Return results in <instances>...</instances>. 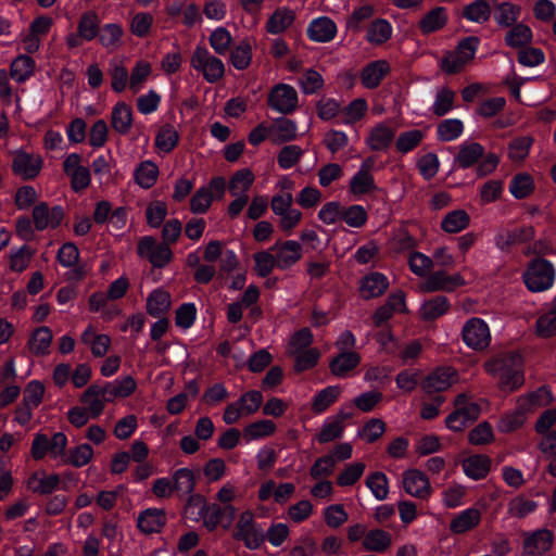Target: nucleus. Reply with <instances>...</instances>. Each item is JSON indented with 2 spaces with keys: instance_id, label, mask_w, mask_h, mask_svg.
<instances>
[{
  "instance_id": "obj_51",
  "label": "nucleus",
  "mask_w": 556,
  "mask_h": 556,
  "mask_svg": "<svg viewBox=\"0 0 556 556\" xmlns=\"http://www.w3.org/2000/svg\"><path fill=\"white\" fill-rule=\"evenodd\" d=\"M534 139L531 136L513 139L507 147L508 159L514 163L523 162L528 157Z\"/></svg>"
},
{
  "instance_id": "obj_17",
  "label": "nucleus",
  "mask_w": 556,
  "mask_h": 556,
  "mask_svg": "<svg viewBox=\"0 0 556 556\" xmlns=\"http://www.w3.org/2000/svg\"><path fill=\"white\" fill-rule=\"evenodd\" d=\"M31 215L36 229L41 231L47 228H56L64 218V210L60 205L50 207L41 202L35 205Z\"/></svg>"
},
{
  "instance_id": "obj_63",
  "label": "nucleus",
  "mask_w": 556,
  "mask_h": 556,
  "mask_svg": "<svg viewBox=\"0 0 556 556\" xmlns=\"http://www.w3.org/2000/svg\"><path fill=\"white\" fill-rule=\"evenodd\" d=\"M464 131V124L458 118L444 119L438 125L437 136L441 141H453Z\"/></svg>"
},
{
  "instance_id": "obj_16",
  "label": "nucleus",
  "mask_w": 556,
  "mask_h": 556,
  "mask_svg": "<svg viewBox=\"0 0 556 556\" xmlns=\"http://www.w3.org/2000/svg\"><path fill=\"white\" fill-rule=\"evenodd\" d=\"M79 401L89 412L91 418L99 417L103 413L105 404L112 402L105 387L99 384L89 386L80 395Z\"/></svg>"
},
{
  "instance_id": "obj_28",
  "label": "nucleus",
  "mask_w": 556,
  "mask_h": 556,
  "mask_svg": "<svg viewBox=\"0 0 556 556\" xmlns=\"http://www.w3.org/2000/svg\"><path fill=\"white\" fill-rule=\"evenodd\" d=\"M395 129L387 123L377 124L366 139V143L372 151L386 150L393 141Z\"/></svg>"
},
{
  "instance_id": "obj_26",
  "label": "nucleus",
  "mask_w": 556,
  "mask_h": 556,
  "mask_svg": "<svg viewBox=\"0 0 556 556\" xmlns=\"http://www.w3.org/2000/svg\"><path fill=\"white\" fill-rule=\"evenodd\" d=\"M58 261L63 267L73 268L70 278L80 280L86 276L84 266H76L79 261L78 248L72 243H64L58 251Z\"/></svg>"
},
{
  "instance_id": "obj_35",
  "label": "nucleus",
  "mask_w": 556,
  "mask_h": 556,
  "mask_svg": "<svg viewBox=\"0 0 556 556\" xmlns=\"http://www.w3.org/2000/svg\"><path fill=\"white\" fill-rule=\"evenodd\" d=\"M81 342L87 344L94 357L104 356L111 345V339L108 334H99L92 326H88L81 333Z\"/></svg>"
},
{
  "instance_id": "obj_52",
  "label": "nucleus",
  "mask_w": 556,
  "mask_h": 556,
  "mask_svg": "<svg viewBox=\"0 0 556 556\" xmlns=\"http://www.w3.org/2000/svg\"><path fill=\"white\" fill-rule=\"evenodd\" d=\"M392 36L391 24L383 18L375 20L368 27L366 39L372 45H382Z\"/></svg>"
},
{
  "instance_id": "obj_9",
  "label": "nucleus",
  "mask_w": 556,
  "mask_h": 556,
  "mask_svg": "<svg viewBox=\"0 0 556 556\" xmlns=\"http://www.w3.org/2000/svg\"><path fill=\"white\" fill-rule=\"evenodd\" d=\"M267 104L274 112L291 114L299 106V94L296 89L288 84L279 83L268 92Z\"/></svg>"
},
{
  "instance_id": "obj_39",
  "label": "nucleus",
  "mask_w": 556,
  "mask_h": 556,
  "mask_svg": "<svg viewBox=\"0 0 556 556\" xmlns=\"http://www.w3.org/2000/svg\"><path fill=\"white\" fill-rule=\"evenodd\" d=\"M255 180V175L250 168H242L232 174L228 182V191L231 195H248V191Z\"/></svg>"
},
{
  "instance_id": "obj_44",
  "label": "nucleus",
  "mask_w": 556,
  "mask_h": 556,
  "mask_svg": "<svg viewBox=\"0 0 556 556\" xmlns=\"http://www.w3.org/2000/svg\"><path fill=\"white\" fill-rule=\"evenodd\" d=\"M277 427L274 421L269 419H261L247 425L242 431L245 441H256L275 433Z\"/></svg>"
},
{
  "instance_id": "obj_2",
  "label": "nucleus",
  "mask_w": 556,
  "mask_h": 556,
  "mask_svg": "<svg viewBox=\"0 0 556 556\" xmlns=\"http://www.w3.org/2000/svg\"><path fill=\"white\" fill-rule=\"evenodd\" d=\"M232 538L241 541L249 549H258L265 542V530L255 521L252 510L242 511L236 522Z\"/></svg>"
},
{
  "instance_id": "obj_59",
  "label": "nucleus",
  "mask_w": 556,
  "mask_h": 556,
  "mask_svg": "<svg viewBox=\"0 0 556 556\" xmlns=\"http://www.w3.org/2000/svg\"><path fill=\"white\" fill-rule=\"evenodd\" d=\"M368 110L367 101L363 98H357L351 101L341 111L342 123L345 125L354 124L361 121Z\"/></svg>"
},
{
  "instance_id": "obj_37",
  "label": "nucleus",
  "mask_w": 556,
  "mask_h": 556,
  "mask_svg": "<svg viewBox=\"0 0 556 556\" xmlns=\"http://www.w3.org/2000/svg\"><path fill=\"white\" fill-rule=\"evenodd\" d=\"M484 155V148L478 142H464L458 148L455 164L460 168H468Z\"/></svg>"
},
{
  "instance_id": "obj_47",
  "label": "nucleus",
  "mask_w": 556,
  "mask_h": 556,
  "mask_svg": "<svg viewBox=\"0 0 556 556\" xmlns=\"http://www.w3.org/2000/svg\"><path fill=\"white\" fill-rule=\"evenodd\" d=\"M106 393L113 402L117 397H127L132 394L137 383L131 376H124L104 384Z\"/></svg>"
},
{
  "instance_id": "obj_27",
  "label": "nucleus",
  "mask_w": 556,
  "mask_h": 556,
  "mask_svg": "<svg viewBox=\"0 0 556 556\" xmlns=\"http://www.w3.org/2000/svg\"><path fill=\"white\" fill-rule=\"evenodd\" d=\"M60 484V477L56 473L36 471L27 480V488L33 493L48 495L53 493Z\"/></svg>"
},
{
  "instance_id": "obj_6",
  "label": "nucleus",
  "mask_w": 556,
  "mask_h": 556,
  "mask_svg": "<svg viewBox=\"0 0 556 556\" xmlns=\"http://www.w3.org/2000/svg\"><path fill=\"white\" fill-rule=\"evenodd\" d=\"M464 344L477 352L484 351L491 343V330L485 320L471 317L465 321L460 331Z\"/></svg>"
},
{
  "instance_id": "obj_30",
  "label": "nucleus",
  "mask_w": 556,
  "mask_h": 556,
  "mask_svg": "<svg viewBox=\"0 0 556 556\" xmlns=\"http://www.w3.org/2000/svg\"><path fill=\"white\" fill-rule=\"evenodd\" d=\"M464 473L472 479L480 480L486 477L491 469V459L486 455H470L463 459Z\"/></svg>"
},
{
  "instance_id": "obj_32",
  "label": "nucleus",
  "mask_w": 556,
  "mask_h": 556,
  "mask_svg": "<svg viewBox=\"0 0 556 556\" xmlns=\"http://www.w3.org/2000/svg\"><path fill=\"white\" fill-rule=\"evenodd\" d=\"M553 401L551 391L541 387L533 392L519 396L517 403L529 415L540 407L548 405Z\"/></svg>"
},
{
  "instance_id": "obj_31",
  "label": "nucleus",
  "mask_w": 556,
  "mask_h": 556,
  "mask_svg": "<svg viewBox=\"0 0 556 556\" xmlns=\"http://www.w3.org/2000/svg\"><path fill=\"white\" fill-rule=\"evenodd\" d=\"M124 29L119 24L110 23L100 28L98 39L109 52L118 50L123 45Z\"/></svg>"
},
{
  "instance_id": "obj_4",
  "label": "nucleus",
  "mask_w": 556,
  "mask_h": 556,
  "mask_svg": "<svg viewBox=\"0 0 556 556\" xmlns=\"http://www.w3.org/2000/svg\"><path fill=\"white\" fill-rule=\"evenodd\" d=\"M479 47V39L469 36L457 45L456 49L448 51L441 59V70L446 74L460 72L473 58Z\"/></svg>"
},
{
  "instance_id": "obj_12",
  "label": "nucleus",
  "mask_w": 556,
  "mask_h": 556,
  "mask_svg": "<svg viewBox=\"0 0 556 556\" xmlns=\"http://www.w3.org/2000/svg\"><path fill=\"white\" fill-rule=\"evenodd\" d=\"M402 488L406 494L418 500H428L432 494L431 483L422 471L407 469L402 473Z\"/></svg>"
},
{
  "instance_id": "obj_5",
  "label": "nucleus",
  "mask_w": 556,
  "mask_h": 556,
  "mask_svg": "<svg viewBox=\"0 0 556 556\" xmlns=\"http://www.w3.org/2000/svg\"><path fill=\"white\" fill-rule=\"evenodd\" d=\"M263 403V394L257 390L244 392L240 397L228 404L223 414L226 425H233L242 417L255 414Z\"/></svg>"
},
{
  "instance_id": "obj_23",
  "label": "nucleus",
  "mask_w": 556,
  "mask_h": 556,
  "mask_svg": "<svg viewBox=\"0 0 556 556\" xmlns=\"http://www.w3.org/2000/svg\"><path fill=\"white\" fill-rule=\"evenodd\" d=\"M389 288V279L386 275L372 271L364 276L359 281V294L365 300L382 295Z\"/></svg>"
},
{
  "instance_id": "obj_43",
  "label": "nucleus",
  "mask_w": 556,
  "mask_h": 556,
  "mask_svg": "<svg viewBox=\"0 0 556 556\" xmlns=\"http://www.w3.org/2000/svg\"><path fill=\"white\" fill-rule=\"evenodd\" d=\"M170 294L163 289H155L147 298V312L159 317L170 308Z\"/></svg>"
},
{
  "instance_id": "obj_60",
  "label": "nucleus",
  "mask_w": 556,
  "mask_h": 556,
  "mask_svg": "<svg viewBox=\"0 0 556 556\" xmlns=\"http://www.w3.org/2000/svg\"><path fill=\"white\" fill-rule=\"evenodd\" d=\"M271 128V140L281 143L293 140L296 137L298 127L293 121L278 119Z\"/></svg>"
},
{
  "instance_id": "obj_41",
  "label": "nucleus",
  "mask_w": 556,
  "mask_h": 556,
  "mask_svg": "<svg viewBox=\"0 0 556 556\" xmlns=\"http://www.w3.org/2000/svg\"><path fill=\"white\" fill-rule=\"evenodd\" d=\"M362 545L368 552L381 553L392 545V535L382 529L367 531Z\"/></svg>"
},
{
  "instance_id": "obj_46",
  "label": "nucleus",
  "mask_w": 556,
  "mask_h": 556,
  "mask_svg": "<svg viewBox=\"0 0 556 556\" xmlns=\"http://www.w3.org/2000/svg\"><path fill=\"white\" fill-rule=\"evenodd\" d=\"M109 75L111 78V88L121 93L129 86V73L122 60L113 59L110 61Z\"/></svg>"
},
{
  "instance_id": "obj_57",
  "label": "nucleus",
  "mask_w": 556,
  "mask_h": 556,
  "mask_svg": "<svg viewBox=\"0 0 556 556\" xmlns=\"http://www.w3.org/2000/svg\"><path fill=\"white\" fill-rule=\"evenodd\" d=\"M179 134L172 125H163L155 137V147L159 151L168 153L178 143Z\"/></svg>"
},
{
  "instance_id": "obj_21",
  "label": "nucleus",
  "mask_w": 556,
  "mask_h": 556,
  "mask_svg": "<svg viewBox=\"0 0 556 556\" xmlns=\"http://www.w3.org/2000/svg\"><path fill=\"white\" fill-rule=\"evenodd\" d=\"M372 161L366 160L362 163L359 169L353 175L350 181V192L355 197L372 192L376 190V184L371 174Z\"/></svg>"
},
{
  "instance_id": "obj_53",
  "label": "nucleus",
  "mask_w": 556,
  "mask_h": 556,
  "mask_svg": "<svg viewBox=\"0 0 556 556\" xmlns=\"http://www.w3.org/2000/svg\"><path fill=\"white\" fill-rule=\"evenodd\" d=\"M77 30L80 36L87 41H91L96 37H98L100 31V20L96 12L88 11L81 14Z\"/></svg>"
},
{
  "instance_id": "obj_18",
  "label": "nucleus",
  "mask_w": 556,
  "mask_h": 556,
  "mask_svg": "<svg viewBox=\"0 0 556 556\" xmlns=\"http://www.w3.org/2000/svg\"><path fill=\"white\" fill-rule=\"evenodd\" d=\"M350 417V413L341 409L337 414L326 418L316 435L317 441L324 444L340 439L345 428V420Z\"/></svg>"
},
{
  "instance_id": "obj_56",
  "label": "nucleus",
  "mask_w": 556,
  "mask_h": 556,
  "mask_svg": "<svg viewBox=\"0 0 556 556\" xmlns=\"http://www.w3.org/2000/svg\"><path fill=\"white\" fill-rule=\"evenodd\" d=\"M528 414L517 403L516 408L506 413L498 421L497 428L501 432H511L520 428L527 420Z\"/></svg>"
},
{
  "instance_id": "obj_11",
  "label": "nucleus",
  "mask_w": 556,
  "mask_h": 556,
  "mask_svg": "<svg viewBox=\"0 0 556 556\" xmlns=\"http://www.w3.org/2000/svg\"><path fill=\"white\" fill-rule=\"evenodd\" d=\"M465 285V279L460 274H448L445 270H437L429 274L419 285V290L424 293H433L438 291L452 292L456 288Z\"/></svg>"
},
{
  "instance_id": "obj_36",
  "label": "nucleus",
  "mask_w": 556,
  "mask_h": 556,
  "mask_svg": "<svg viewBox=\"0 0 556 556\" xmlns=\"http://www.w3.org/2000/svg\"><path fill=\"white\" fill-rule=\"evenodd\" d=\"M111 124L116 132L121 135L128 134L132 126L131 108L125 102H117L111 112Z\"/></svg>"
},
{
  "instance_id": "obj_19",
  "label": "nucleus",
  "mask_w": 556,
  "mask_h": 556,
  "mask_svg": "<svg viewBox=\"0 0 556 556\" xmlns=\"http://www.w3.org/2000/svg\"><path fill=\"white\" fill-rule=\"evenodd\" d=\"M274 252L277 267L287 269L293 266L302 257V245L294 240L276 243L270 248Z\"/></svg>"
},
{
  "instance_id": "obj_33",
  "label": "nucleus",
  "mask_w": 556,
  "mask_h": 556,
  "mask_svg": "<svg viewBox=\"0 0 556 556\" xmlns=\"http://www.w3.org/2000/svg\"><path fill=\"white\" fill-rule=\"evenodd\" d=\"M480 520V510L470 507L460 511L451 520L450 530L455 534H462L477 527Z\"/></svg>"
},
{
  "instance_id": "obj_40",
  "label": "nucleus",
  "mask_w": 556,
  "mask_h": 556,
  "mask_svg": "<svg viewBox=\"0 0 556 556\" xmlns=\"http://www.w3.org/2000/svg\"><path fill=\"white\" fill-rule=\"evenodd\" d=\"M36 63L27 54L17 55L11 63L10 76L16 83H24L29 79L35 72Z\"/></svg>"
},
{
  "instance_id": "obj_24",
  "label": "nucleus",
  "mask_w": 556,
  "mask_h": 556,
  "mask_svg": "<svg viewBox=\"0 0 556 556\" xmlns=\"http://www.w3.org/2000/svg\"><path fill=\"white\" fill-rule=\"evenodd\" d=\"M390 64L386 60H376L368 63L361 72L359 79L364 88L375 89L390 73Z\"/></svg>"
},
{
  "instance_id": "obj_3",
  "label": "nucleus",
  "mask_w": 556,
  "mask_h": 556,
  "mask_svg": "<svg viewBox=\"0 0 556 556\" xmlns=\"http://www.w3.org/2000/svg\"><path fill=\"white\" fill-rule=\"evenodd\" d=\"M556 273L554 265L544 258H535L529 263L522 274L526 287L532 292H543L553 287Z\"/></svg>"
},
{
  "instance_id": "obj_13",
  "label": "nucleus",
  "mask_w": 556,
  "mask_h": 556,
  "mask_svg": "<svg viewBox=\"0 0 556 556\" xmlns=\"http://www.w3.org/2000/svg\"><path fill=\"white\" fill-rule=\"evenodd\" d=\"M138 254L149 260L154 267H164L172 258V250L166 243H157L152 237H143L138 244Z\"/></svg>"
},
{
  "instance_id": "obj_10",
  "label": "nucleus",
  "mask_w": 556,
  "mask_h": 556,
  "mask_svg": "<svg viewBox=\"0 0 556 556\" xmlns=\"http://www.w3.org/2000/svg\"><path fill=\"white\" fill-rule=\"evenodd\" d=\"M226 184L224 178L215 177L199 188L190 200V210L194 214H204L211 206L214 199H223Z\"/></svg>"
},
{
  "instance_id": "obj_1",
  "label": "nucleus",
  "mask_w": 556,
  "mask_h": 556,
  "mask_svg": "<svg viewBox=\"0 0 556 556\" xmlns=\"http://www.w3.org/2000/svg\"><path fill=\"white\" fill-rule=\"evenodd\" d=\"M485 370L498 379L503 390L514 391L522 386V359L518 353H507L489 361Z\"/></svg>"
},
{
  "instance_id": "obj_45",
  "label": "nucleus",
  "mask_w": 556,
  "mask_h": 556,
  "mask_svg": "<svg viewBox=\"0 0 556 556\" xmlns=\"http://www.w3.org/2000/svg\"><path fill=\"white\" fill-rule=\"evenodd\" d=\"M295 14L287 8L277 9L267 20L266 30L269 34H280L293 23Z\"/></svg>"
},
{
  "instance_id": "obj_34",
  "label": "nucleus",
  "mask_w": 556,
  "mask_h": 556,
  "mask_svg": "<svg viewBox=\"0 0 556 556\" xmlns=\"http://www.w3.org/2000/svg\"><path fill=\"white\" fill-rule=\"evenodd\" d=\"M166 522L164 510L148 508L138 516L137 525L143 533L159 532Z\"/></svg>"
},
{
  "instance_id": "obj_50",
  "label": "nucleus",
  "mask_w": 556,
  "mask_h": 556,
  "mask_svg": "<svg viewBox=\"0 0 556 556\" xmlns=\"http://www.w3.org/2000/svg\"><path fill=\"white\" fill-rule=\"evenodd\" d=\"M470 217L464 210H455L447 213L441 220V228L447 233H457L466 229Z\"/></svg>"
},
{
  "instance_id": "obj_7",
  "label": "nucleus",
  "mask_w": 556,
  "mask_h": 556,
  "mask_svg": "<svg viewBox=\"0 0 556 556\" xmlns=\"http://www.w3.org/2000/svg\"><path fill=\"white\" fill-rule=\"evenodd\" d=\"M191 66L202 73L208 83H216L225 74V65L218 58L212 55L204 47H197L190 60Z\"/></svg>"
},
{
  "instance_id": "obj_42",
  "label": "nucleus",
  "mask_w": 556,
  "mask_h": 556,
  "mask_svg": "<svg viewBox=\"0 0 556 556\" xmlns=\"http://www.w3.org/2000/svg\"><path fill=\"white\" fill-rule=\"evenodd\" d=\"M341 394V388L339 386H329L319 392H317L312 400V410L315 414H323L333 403L337 402Z\"/></svg>"
},
{
  "instance_id": "obj_29",
  "label": "nucleus",
  "mask_w": 556,
  "mask_h": 556,
  "mask_svg": "<svg viewBox=\"0 0 556 556\" xmlns=\"http://www.w3.org/2000/svg\"><path fill=\"white\" fill-rule=\"evenodd\" d=\"M53 334L49 327L41 326L35 329L28 341L27 349L35 356H43L49 354Z\"/></svg>"
},
{
  "instance_id": "obj_61",
  "label": "nucleus",
  "mask_w": 556,
  "mask_h": 556,
  "mask_svg": "<svg viewBox=\"0 0 556 556\" xmlns=\"http://www.w3.org/2000/svg\"><path fill=\"white\" fill-rule=\"evenodd\" d=\"M366 485L378 501H383L389 495V479L383 472L370 473L366 478Z\"/></svg>"
},
{
  "instance_id": "obj_48",
  "label": "nucleus",
  "mask_w": 556,
  "mask_h": 556,
  "mask_svg": "<svg viewBox=\"0 0 556 556\" xmlns=\"http://www.w3.org/2000/svg\"><path fill=\"white\" fill-rule=\"evenodd\" d=\"M447 22L446 9L437 7L429 11L419 22V28L424 34H430L441 29Z\"/></svg>"
},
{
  "instance_id": "obj_15",
  "label": "nucleus",
  "mask_w": 556,
  "mask_h": 556,
  "mask_svg": "<svg viewBox=\"0 0 556 556\" xmlns=\"http://www.w3.org/2000/svg\"><path fill=\"white\" fill-rule=\"evenodd\" d=\"M65 174L71 178L73 190L80 191L90 185V170L81 165V157L77 153L66 156L63 163Z\"/></svg>"
},
{
  "instance_id": "obj_14",
  "label": "nucleus",
  "mask_w": 556,
  "mask_h": 556,
  "mask_svg": "<svg viewBox=\"0 0 556 556\" xmlns=\"http://www.w3.org/2000/svg\"><path fill=\"white\" fill-rule=\"evenodd\" d=\"M42 168V159L35 153L16 151L12 159V170L23 180L36 178Z\"/></svg>"
},
{
  "instance_id": "obj_20",
  "label": "nucleus",
  "mask_w": 556,
  "mask_h": 556,
  "mask_svg": "<svg viewBox=\"0 0 556 556\" xmlns=\"http://www.w3.org/2000/svg\"><path fill=\"white\" fill-rule=\"evenodd\" d=\"M457 380L456 371L450 367L433 370L422 381L421 388L427 393H435L447 390Z\"/></svg>"
},
{
  "instance_id": "obj_62",
  "label": "nucleus",
  "mask_w": 556,
  "mask_h": 556,
  "mask_svg": "<svg viewBox=\"0 0 556 556\" xmlns=\"http://www.w3.org/2000/svg\"><path fill=\"white\" fill-rule=\"evenodd\" d=\"M535 331L542 338L556 334V311L551 307L542 311L535 323Z\"/></svg>"
},
{
  "instance_id": "obj_38",
  "label": "nucleus",
  "mask_w": 556,
  "mask_h": 556,
  "mask_svg": "<svg viewBox=\"0 0 556 556\" xmlns=\"http://www.w3.org/2000/svg\"><path fill=\"white\" fill-rule=\"evenodd\" d=\"M361 363V356L356 352H341L330 362L331 372L337 377H345Z\"/></svg>"
},
{
  "instance_id": "obj_8",
  "label": "nucleus",
  "mask_w": 556,
  "mask_h": 556,
  "mask_svg": "<svg viewBox=\"0 0 556 556\" xmlns=\"http://www.w3.org/2000/svg\"><path fill=\"white\" fill-rule=\"evenodd\" d=\"M480 406L470 402L465 394L455 399V410L446 417V427L453 431H463L480 416Z\"/></svg>"
},
{
  "instance_id": "obj_54",
  "label": "nucleus",
  "mask_w": 556,
  "mask_h": 556,
  "mask_svg": "<svg viewBox=\"0 0 556 556\" xmlns=\"http://www.w3.org/2000/svg\"><path fill=\"white\" fill-rule=\"evenodd\" d=\"M157 176L159 167L152 161H143L135 169V180L144 189L151 188L156 182Z\"/></svg>"
},
{
  "instance_id": "obj_58",
  "label": "nucleus",
  "mask_w": 556,
  "mask_h": 556,
  "mask_svg": "<svg viewBox=\"0 0 556 556\" xmlns=\"http://www.w3.org/2000/svg\"><path fill=\"white\" fill-rule=\"evenodd\" d=\"M313 513L314 506L311 501L301 500L287 508L285 518L293 523H302L309 519Z\"/></svg>"
},
{
  "instance_id": "obj_25",
  "label": "nucleus",
  "mask_w": 556,
  "mask_h": 556,
  "mask_svg": "<svg viewBox=\"0 0 556 556\" xmlns=\"http://www.w3.org/2000/svg\"><path fill=\"white\" fill-rule=\"evenodd\" d=\"M553 544V534L548 530H538L526 538L521 556H542Z\"/></svg>"
},
{
  "instance_id": "obj_64",
  "label": "nucleus",
  "mask_w": 556,
  "mask_h": 556,
  "mask_svg": "<svg viewBox=\"0 0 556 556\" xmlns=\"http://www.w3.org/2000/svg\"><path fill=\"white\" fill-rule=\"evenodd\" d=\"M368 219L367 211L359 204L343 206L342 219L349 227L362 228Z\"/></svg>"
},
{
  "instance_id": "obj_22",
  "label": "nucleus",
  "mask_w": 556,
  "mask_h": 556,
  "mask_svg": "<svg viewBox=\"0 0 556 556\" xmlns=\"http://www.w3.org/2000/svg\"><path fill=\"white\" fill-rule=\"evenodd\" d=\"M337 25L328 16L313 18L306 29V35L314 42H329L337 35Z\"/></svg>"
},
{
  "instance_id": "obj_49",
  "label": "nucleus",
  "mask_w": 556,
  "mask_h": 556,
  "mask_svg": "<svg viewBox=\"0 0 556 556\" xmlns=\"http://www.w3.org/2000/svg\"><path fill=\"white\" fill-rule=\"evenodd\" d=\"M450 308V302L446 296H434L426 302L420 307V317L425 320L437 319L444 315Z\"/></svg>"
},
{
  "instance_id": "obj_55",
  "label": "nucleus",
  "mask_w": 556,
  "mask_h": 556,
  "mask_svg": "<svg viewBox=\"0 0 556 556\" xmlns=\"http://www.w3.org/2000/svg\"><path fill=\"white\" fill-rule=\"evenodd\" d=\"M455 98L456 94L452 89L447 87L439 88L431 109L433 114L437 116L447 114L454 108Z\"/></svg>"
}]
</instances>
